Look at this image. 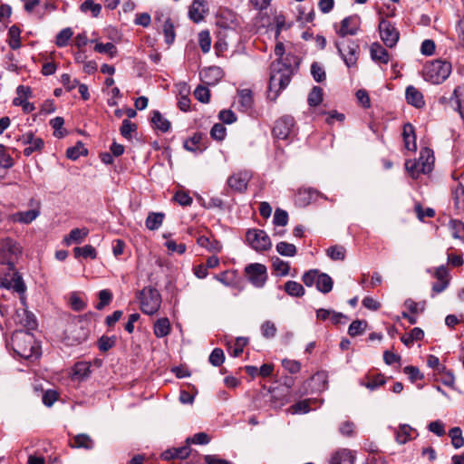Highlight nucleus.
<instances>
[{
	"instance_id": "nucleus-1",
	"label": "nucleus",
	"mask_w": 464,
	"mask_h": 464,
	"mask_svg": "<svg viewBox=\"0 0 464 464\" xmlns=\"http://www.w3.org/2000/svg\"><path fill=\"white\" fill-rule=\"evenodd\" d=\"M284 53V44L277 43L275 47V54L278 59L271 63V73L267 90V99L272 102H275L280 92L286 88L293 74L292 65L283 61Z\"/></svg>"
},
{
	"instance_id": "nucleus-2",
	"label": "nucleus",
	"mask_w": 464,
	"mask_h": 464,
	"mask_svg": "<svg viewBox=\"0 0 464 464\" xmlns=\"http://www.w3.org/2000/svg\"><path fill=\"white\" fill-rule=\"evenodd\" d=\"M434 165V156L431 150L424 148L420 152L418 160H409L405 169L412 179H418L420 174L430 173Z\"/></svg>"
},
{
	"instance_id": "nucleus-3",
	"label": "nucleus",
	"mask_w": 464,
	"mask_h": 464,
	"mask_svg": "<svg viewBox=\"0 0 464 464\" xmlns=\"http://www.w3.org/2000/svg\"><path fill=\"white\" fill-rule=\"evenodd\" d=\"M451 65L449 63L435 60L424 66L423 77L432 84L443 82L450 74Z\"/></svg>"
},
{
	"instance_id": "nucleus-4",
	"label": "nucleus",
	"mask_w": 464,
	"mask_h": 464,
	"mask_svg": "<svg viewBox=\"0 0 464 464\" xmlns=\"http://www.w3.org/2000/svg\"><path fill=\"white\" fill-rule=\"evenodd\" d=\"M22 254L21 246L14 239L5 237L0 239V263L14 270V264Z\"/></svg>"
},
{
	"instance_id": "nucleus-5",
	"label": "nucleus",
	"mask_w": 464,
	"mask_h": 464,
	"mask_svg": "<svg viewBox=\"0 0 464 464\" xmlns=\"http://www.w3.org/2000/svg\"><path fill=\"white\" fill-rule=\"evenodd\" d=\"M14 351L21 357L29 359L34 354V335L23 330L15 331L11 338Z\"/></svg>"
},
{
	"instance_id": "nucleus-6",
	"label": "nucleus",
	"mask_w": 464,
	"mask_h": 464,
	"mask_svg": "<svg viewBox=\"0 0 464 464\" xmlns=\"http://www.w3.org/2000/svg\"><path fill=\"white\" fill-rule=\"evenodd\" d=\"M140 309L144 314H154L159 311L161 304L160 292L151 286L144 287L140 293Z\"/></svg>"
},
{
	"instance_id": "nucleus-7",
	"label": "nucleus",
	"mask_w": 464,
	"mask_h": 464,
	"mask_svg": "<svg viewBox=\"0 0 464 464\" xmlns=\"http://www.w3.org/2000/svg\"><path fill=\"white\" fill-rule=\"evenodd\" d=\"M89 335V331L80 321H72L69 323L63 332V343L66 345H78L84 342Z\"/></svg>"
},
{
	"instance_id": "nucleus-8",
	"label": "nucleus",
	"mask_w": 464,
	"mask_h": 464,
	"mask_svg": "<svg viewBox=\"0 0 464 464\" xmlns=\"http://www.w3.org/2000/svg\"><path fill=\"white\" fill-rule=\"evenodd\" d=\"M335 46L338 53L348 68L356 65L360 52L358 44L352 40H343L341 42H336Z\"/></svg>"
},
{
	"instance_id": "nucleus-9",
	"label": "nucleus",
	"mask_w": 464,
	"mask_h": 464,
	"mask_svg": "<svg viewBox=\"0 0 464 464\" xmlns=\"http://www.w3.org/2000/svg\"><path fill=\"white\" fill-rule=\"evenodd\" d=\"M245 274L247 280L257 288L265 285L267 280V272L265 265L255 263L245 267Z\"/></svg>"
},
{
	"instance_id": "nucleus-10",
	"label": "nucleus",
	"mask_w": 464,
	"mask_h": 464,
	"mask_svg": "<svg viewBox=\"0 0 464 464\" xmlns=\"http://www.w3.org/2000/svg\"><path fill=\"white\" fill-rule=\"evenodd\" d=\"M246 239L252 248L256 251H266L271 247V240L267 234L261 229H249Z\"/></svg>"
},
{
	"instance_id": "nucleus-11",
	"label": "nucleus",
	"mask_w": 464,
	"mask_h": 464,
	"mask_svg": "<svg viewBox=\"0 0 464 464\" xmlns=\"http://www.w3.org/2000/svg\"><path fill=\"white\" fill-rule=\"evenodd\" d=\"M379 32L382 41L387 47L392 48L396 45L400 33L390 21L382 19L379 24Z\"/></svg>"
},
{
	"instance_id": "nucleus-12",
	"label": "nucleus",
	"mask_w": 464,
	"mask_h": 464,
	"mask_svg": "<svg viewBox=\"0 0 464 464\" xmlns=\"http://www.w3.org/2000/svg\"><path fill=\"white\" fill-rule=\"evenodd\" d=\"M295 119L290 115L279 118L273 128V135L279 140H286L294 132Z\"/></svg>"
},
{
	"instance_id": "nucleus-13",
	"label": "nucleus",
	"mask_w": 464,
	"mask_h": 464,
	"mask_svg": "<svg viewBox=\"0 0 464 464\" xmlns=\"http://www.w3.org/2000/svg\"><path fill=\"white\" fill-rule=\"evenodd\" d=\"M0 286L12 289L19 295H24L26 289L22 276L16 271H14L12 275H5V277L1 278Z\"/></svg>"
},
{
	"instance_id": "nucleus-14",
	"label": "nucleus",
	"mask_w": 464,
	"mask_h": 464,
	"mask_svg": "<svg viewBox=\"0 0 464 464\" xmlns=\"http://www.w3.org/2000/svg\"><path fill=\"white\" fill-rule=\"evenodd\" d=\"M251 179V173L246 170L234 173L227 179L228 187L239 193L245 192Z\"/></svg>"
},
{
	"instance_id": "nucleus-15",
	"label": "nucleus",
	"mask_w": 464,
	"mask_h": 464,
	"mask_svg": "<svg viewBox=\"0 0 464 464\" xmlns=\"http://www.w3.org/2000/svg\"><path fill=\"white\" fill-rule=\"evenodd\" d=\"M360 24L361 18L357 14L347 16L341 22V26L337 31V34L341 37H345L346 35H355L360 29Z\"/></svg>"
},
{
	"instance_id": "nucleus-16",
	"label": "nucleus",
	"mask_w": 464,
	"mask_h": 464,
	"mask_svg": "<svg viewBox=\"0 0 464 464\" xmlns=\"http://www.w3.org/2000/svg\"><path fill=\"white\" fill-rule=\"evenodd\" d=\"M14 321L16 324H19L25 328L24 332L30 333V331L34 330L37 327V321L34 314L25 308L16 310Z\"/></svg>"
},
{
	"instance_id": "nucleus-17",
	"label": "nucleus",
	"mask_w": 464,
	"mask_h": 464,
	"mask_svg": "<svg viewBox=\"0 0 464 464\" xmlns=\"http://www.w3.org/2000/svg\"><path fill=\"white\" fill-rule=\"evenodd\" d=\"M223 77V71L220 67L210 66L200 72V79L207 85H214Z\"/></svg>"
},
{
	"instance_id": "nucleus-18",
	"label": "nucleus",
	"mask_w": 464,
	"mask_h": 464,
	"mask_svg": "<svg viewBox=\"0 0 464 464\" xmlns=\"http://www.w3.org/2000/svg\"><path fill=\"white\" fill-rule=\"evenodd\" d=\"M355 456L348 449H340L331 458L330 464H353Z\"/></svg>"
},
{
	"instance_id": "nucleus-19",
	"label": "nucleus",
	"mask_w": 464,
	"mask_h": 464,
	"mask_svg": "<svg viewBox=\"0 0 464 464\" xmlns=\"http://www.w3.org/2000/svg\"><path fill=\"white\" fill-rule=\"evenodd\" d=\"M205 7L206 2L204 0H194L189 7V18L195 23L202 21L205 14L207 13Z\"/></svg>"
},
{
	"instance_id": "nucleus-20",
	"label": "nucleus",
	"mask_w": 464,
	"mask_h": 464,
	"mask_svg": "<svg viewBox=\"0 0 464 464\" xmlns=\"http://www.w3.org/2000/svg\"><path fill=\"white\" fill-rule=\"evenodd\" d=\"M405 96L407 102L416 108H421L425 105L422 93L412 85L406 88Z\"/></svg>"
},
{
	"instance_id": "nucleus-21",
	"label": "nucleus",
	"mask_w": 464,
	"mask_h": 464,
	"mask_svg": "<svg viewBox=\"0 0 464 464\" xmlns=\"http://www.w3.org/2000/svg\"><path fill=\"white\" fill-rule=\"evenodd\" d=\"M371 58L377 63L387 64L390 61L389 53L379 43H372L370 47Z\"/></svg>"
},
{
	"instance_id": "nucleus-22",
	"label": "nucleus",
	"mask_w": 464,
	"mask_h": 464,
	"mask_svg": "<svg viewBox=\"0 0 464 464\" xmlns=\"http://www.w3.org/2000/svg\"><path fill=\"white\" fill-rule=\"evenodd\" d=\"M40 215L39 209L19 211L13 215V220L22 224H30Z\"/></svg>"
},
{
	"instance_id": "nucleus-23",
	"label": "nucleus",
	"mask_w": 464,
	"mask_h": 464,
	"mask_svg": "<svg viewBox=\"0 0 464 464\" xmlns=\"http://www.w3.org/2000/svg\"><path fill=\"white\" fill-rule=\"evenodd\" d=\"M197 243L201 247H204L213 253H218L222 249V246L218 240L211 239L207 236L198 237L197 239Z\"/></svg>"
},
{
	"instance_id": "nucleus-24",
	"label": "nucleus",
	"mask_w": 464,
	"mask_h": 464,
	"mask_svg": "<svg viewBox=\"0 0 464 464\" xmlns=\"http://www.w3.org/2000/svg\"><path fill=\"white\" fill-rule=\"evenodd\" d=\"M89 234V230L87 228H73L71 230L68 236L64 237V241L66 245H71L72 243L79 244L81 243Z\"/></svg>"
},
{
	"instance_id": "nucleus-25",
	"label": "nucleus",
	"mask_w": 464,
	"mask_h": 464,
	"mask_svg": "<svg viewBox=\"0 0 464 464\" xmlns=\"http://www.w3.org/2000/svg\"><path fill=\"white\" fill-rule=\"evenodd\" d=\"M334 281L330 276L325 273L319 274L316 281V288L323 294H328L332 291Z\"/></svg>"
},
{
	"instance_id": "nucleus-26",
	"label": "nucleus",
	"mask_w": 464,
	"mask_h": 464,
	"mask_svg": "<svg viewBox=\"0 0 464 464\" xmlns=\"http://www.w3.org/2000/svg\"><path fill=\"white\" fill-rule=\"evenodd\" d=\"M238 102L242 111H247L252 108L254 103L253 93L249 89L238 91Z\"/></svg>"
},
{
	"instance_id": "nucleus-27",
	"label": "nucleus",
	"mask_w": 464,
	"mask_h": 464,
	"mask_svg": "<svg viewBox=\"0 0 464 464\" xmlns=\"http://www.w3.org/2000/svg\"><path fill=\"white\" fill-rule=\"evenodd\" d=\"M70 446L72 448H82L85 450H92L94 446L93 440L92 438L84 433L78 434L73 438V443H71Z\"/></svg>"
},
{
	"instance_id": "nucleus-28",
	"label": "nucleus",
	"mask_w": 464,
	"mask_h": 464,
	"mask_svg": "<svg viewBox=\"0 0 464 464\" xmlns=\"http://www.w3.org/2000/svg\"><path fill=\"white\" fill-rule=\"evenodd\" d=\"M154 334L158 338L167 336L170 332V324L168 318L163 317L156 321L153 327Z\"/></svg>"
},
{
	"instance_id": "nucleus-29",
	"label": "nucleus",
	"mask_w": 464,
	"mask_h": 464,
	"mask_svg": "<svg viewBox=\"0 0 464 464\" xmlns=\"http://www.w3.org/2000/svg\"><path fill=\"white\" fill-rule=\"evenodd\" d=\"M284 289L287 295L294 297H301L304 295L305 292L304 288L300 283L291 280L285 284Z\"/></svg>"
},
{
	"instance_id": "nucleus-30",
	"label": "nucleus",
	"mask_w": 464,
	"mask_h": 464,
	"mask_svg": "<svg viewBox=\"0 0 464 464\" xmlns=\"http://www.w3.org/2000/svg\"><path fill=\"white\" fill-rule=\"evenodd\" d=\"M151 122L162 132H167L170 129V122L158 111H152Z\"/></svg>"
},
{
	"instance_id": "nucleus-31",
	"label": "nucleus",
	"mask_w": 464,
	"mask_h": 464,
	"mask_svg": "<svg viewBox=\"0 0 464 464\" xmlns=\"http://www.w3.org/2000/svg\"><path fill=\"white\" fill-rule=\"evenodd\" d=\"M163 219V213H150L145 221L146 227L150 230H157L162 225Z\"/></svg>"
},
{
	"instance_id": "nucleus-32",
	"label": "nucleus",
	"mask_w": 464,
	"mask_h": 464,
	"mask_svg": "<svg viewBox=\"0 0 464 464\" xmlns=\"http://www.w3.org/2000/svg\"><path fill=\"white\" fill-rule=\"evenodd\" d=\"M326 255L334 261H343L346 256V249L340 245L332 246L326 250Z\"/></svg>"
},
{
	"instance_id": "nucleus-33",
	"label": "nucleus",
	"mask_w": 464,
	"mask_h": 464,
	"mask_svg": "<svg viewBox=\"0 0 464 464\" xmlns=\"http://www.w3.org/2000/svg\"><path fill=\"white\" fill-rule=\"evenodd\" d=\"M367 378L368 381L366 382H361L360 384L371 391H373L378 387L384 385L386 382L385 377L381 373L376 374L372 377L368 376Z\"/></svg>"
},
{
	"instance_id": "nucleus-34",
	"label": "nucleus",
	"mask_w": 464,
	"mask_h": 464,
	"mask_svg": "<svg viewBox=\"0 0 464 464\" xmlns=\"http://www.w3.org/2000/svg\"><path fill=\"white\" fill-rule=\"evenodd\" d=\"M73 252L75 257L82 256L84 258L95 259L97 256L95 248L91 245H85L82 247H74Z\"/></svg>"
},
{
	"instance_id": "nucleus-35",
	"label": "nucleus",
	"mask_w": 464,
	"mask_h": 464,
	"mask_svg": "<svg viewBox=\"0 0 464 464\" xmlns=\"http://www.w3.org/2000/svg\"><path fill=\"white\" fill-rule=\"evenodd\" d=\"M272 266L280 276H287L290 270L288 262H285L277 256L272 258Z\"/></svg>"
},
{
	"instance_id": "nucleus-36",
	"label": "nucleus",
	"mask_w": 464,
	"mask_h": 464,
	"mask_svg": "<svg viewBox=\"0 0 464 464\" xmlns=\"http://www.w3.org/2000/svg\"><path fill=\"white\" fill-rule=\"evenodd\" d=\"M449 226L452 237L454 238L464 241V223L459 220L451 219L449 223Z\"/></svg>"
},
{
	"instance_id": "nucleus-37",
	"label": "nucleus",
	"mask_w": 464,
	"mask_h": 464,
	"mask_svg": "<svg viewBox=\"0 0 464 464\" xmlns=\"http://www.w3.org/2000/svg\"><path fill=\"white\" fill-rule=\"evenodd\" d=\"M276 248L277 253L284 256H295L297 252L296 246L294 244L285 241L279 242Z\"/></svg>"
},
{
	"instance_id": "nucleus-38",
	"label": "nucleus",
	"mask_w": 464,
	"mask_h": 464,
	"mask_svg": "<svg viewBox=\"0 0 464 464\" xmlns=\"http://www.w3.org/2000/svg\"><path fill=\"white\" fill-rule=\"evenodd\" d=\"M413 430L407 424L401 425L396 432V440L400 444H405L411 440V432Z\"/></svg>"
},
{
	"instance_id": "nucleus-39",
	"label": "nucleus",
	"mask_w": 464,
	"mask_h": 464,
	"mask_svg": "<svg viewBox=\"0 0 464 464\" xmlns=\"http://www.w3.org/2000/svg\"><path fill=\"white\" fill-rule=\"evenodd\" d=\"M20 34L21 31L16 25L11 26L8 31L9 46L13 50H16L21 46Z\"/></svg>"
},
{
	"instance_id": "nucleus-40",
	"label": "nucleus",
	"mask_w": 464,
	"mask_h": 464,
	"mask_svg": "<svg viewBox=\"0 0 464 464\" xmlns=\"http://www.w3.org/2000/svg\"><path fill=\"white\" fill-rule=\"evenodd\" d=\"M323 101V89L319 86H314L308 94L307 102L311 107L319 105Z\"/></svg>"
},
{
	"instance_id": "nucleus-41",
	"label": "nucleus",
	"mask_w": 464,
	"mask_h": 464,
	"mask_svg": "<svg viewBox=\"0 0 464 464\" xmlns=\"http://www.w3.org/2000/svg\"><path fill=\"white\" fill-rule=\"evenodd\" d=\"M64 124V120L63 117H55L50 121V125L53 129V135L56 138H63L67 134V131L63 129V126Z\"/></svg>"
},
{
	"instance_id": "nucleus-42",
	"label": "nucleus",
	"mask_w": 464,
	"mask_h": 464,
	"mask_svg": "<svg viewBox=\"0 0 464 464\" xmlns=\"http://www.w3.org/2000/svg\"><path fill=\"white\" fill-rule=\"evenodd\" d=\"M261 334L266 339H272L276 335L277 328L270 320L265 321L260 326Z\"/></svg>"
},
{
	"instance_id": "nucleus-43",
	"label": "nucleus",
	"mask_w": 464,
	"mask_h": 464,
	"mask_svg": "<svg viewBox=\"0 0 464 464\" xmlns=\"http://www.w3.org/2000/svg\"><path fill=\"white\" fill-rule=\"evenodd\" d=\"M72 35H73V32H72V28L66 27V28L63 29L56 35L55 44L58 47H64V46H66L68 44V43H69V40L72 38Z\"/></svg>"
},
{
	"instance_id": "nucleus-44",
	"label": "nucleus",
	"mask_w": 464,
	"mask_h": 464,
	"mask_svg": "<svg viewBox=\"0 0 464 464\" xmlns=\"http://www.w3.org/2000/svg\"><path fill=\"white\" fill-rule=\"evenodd\" d=\"M162 30L165 36V42L168 44H171L175 40V30L170 18H167L165 20Z\"/></svg>"
},
{
	"instance_id": "nucleus-45",
	"label": "nucleus",
	"mask_w": 464,
	"mask_h": 464,
	"mask_svg": "<svg viewBox=\"0 0 464 464\" xmlns=\"http://www.w3.org/2000/svg\"><path fill=\"white\" fill-rule=\"evenodd\" d=\"M91 365L87 362H78L73 366V375L75 377L83 379L90 373Z\"/></svg>"
},
{
	"instance_id": "nucleus-46",
	"label": "nucleus",
	"mask_w": 464,
	"mask_h": 464,
	"mask_svg": "<svg viewBox=\"0 0 464 464\" xmlns=\"http://www.w3.org/2000/svg\"><path fill=\"white\" fill-rule=\"evenodd\" d=\"M367 326V322L364 320H355L352 322L348 328V334L350 336L354 337L362 334Z\"/></svg>"
},
{
	"instance_id": "nucleus-47",
	"label": "nucleus",
	"mask_w": 464,
	"mask_h": 464,
	"mask_svg": "<svg viewBox=\"0 0 464 464\" xmlns=\"http://www.w3.org/2000/svg\"><path fill=\"white\" fill-rule=\"evenodd\" d=\"M80 8L82 12L86 13L90 11L93 17H97L101 13L102 5L94 3L93 0H85Z\"/></svg>"
},
{
	"instance_id": "nucleus-48",
	"label": "nucleus",
	"mask_w": 464,
	"mask_h": 464,
	"mask_svg": "<svg viewBox=\"0 0 464 464\" xmlns=\"http://www.w3.org/2000/svg\"><path fill=\"white\" fill-rule=\"evenodd\" d=\"M116 336L102 335L98 340V348L101 352H107L116 344Z\"/></svg>"
},
{
	"instance_id": "nucleus-49",
	"label": "nucleus",
	"mask_w": 464,
	"mask_h": 464,
	"mask_svg": "<svg viewBox=\"0 0 464 464\" xmlns=\"http://www.w3.org/2000/svg\"><path fill=\"white\" fill-rule=\"evenodd\" d=\"M87 150L84 148L82 142H78L75 146L68 148L66 150V156L68 159L75 160L81 155L86 154Z\"/></svg>"
},
{
	"instance_id": "nucleus-50",
	"label": "nucleus",
	"mask_w": 464,
	"mask_h": 464,
	"mask_svg": "<svg viewBox=\"0 0 464 464\" xmlns=\"http://www.w3.org/2000/svg\"><path fill=\"white\" fill-rule=\"evenodd\" d=\"M94 51L99 53H107L110 57H114L117 53V48L112 43H97L94 46Z\"/></svg>"
},
{
	"instance_id": "nucleus-51",
	"label": "nucleus",
	"mask_w": 464,
	"mask_h": 464,
	"mask_svg": "<svg viewBox=\"0 0 464 464\" xmlns=\"http://www.w3.org/2000/svg\"><path fill=\"white\" fill-rule=\"evenodd\" d=\"M449 435L454 448L459 449L464 445V439L462 437L461 430L459 427H454L450 430Z\"/></svg>"
},
{
	"instance_id": "nucleus-52",
	"label": "nucleus",
	"mask_w": 464,
	"mask_h": 464,
	"mask_svg": "<svg viewBox=\"0 0 464 464\" xmlns=\"http://www.w3.org/2000/svg\"><path fill=\"white\" fill-rule=\"evenodd\" d=\"M137 130V125L131 122L129 119H125L122 121L121 126L120 128V132L121 136L125 139L131 138V132Z\"/></svg>"
},
{
	"instance_id": "nucleus-53",
	"label": "nucleus",
	"mask_w": 464,
	"mask_h": 464,
	"mask_svg": "<svg viewBox=\"0 0 464 464\" xmlns=\"http://www.w3.org/2000/svg\"><path fill=\"white\" fill-rule=\"evenodd\" d=\"M311 73L314 81L317 82H322L326 78L324 67L316 62L313 63L311 65Z\"/></svg>"
},
{
	"instance_id": "nucleus-54",
	"label": "nucleus",
	"mask_w": 464,
	"mask_h": 464,
	"mask_svg": "<svg viewBox=\"0 0 464 464\" xmlns=\"http://www.w3.org/2000/svg\"><path fill=\"white\" fill-rule=\"evenodd\" d=\"M99 299L100 302L95 305V308L97 310H102L110 304L112 299V294L108 289L101 290L99 292Z\"/></svg>"
},
{
	"instance_id": "nucleus-55",
	"label": "nucleus",
	"mask_w": 464,
	"mask_h": 464,
	"mask_svg": "<svg viewBox=\"0 0 464 464\" xmlns=\"http://www.w3.org/2000/svg\"><path fill=\"white\" fill-rule=\"evenodd\" d=\"M273 223L275 226H286L288 223L287 212L284 209L276 208L274 214Z\"/></svg>"
},
{
	"instance_id": "nucleus-56",
	"label": "nucleus",
	"mask_w": 464,
	"mask_h": 464,
	"mask_svg": "<svg viewBox=\"0 0 464 464\" xmlns=\"http://www.w3.org/2000/svg\"><path fill=\"white\" fill-rule=\"evenodd\" d=\"M14 165L12 157L6 152L5 145L0 143V166L5 169H10Z\"/></svg>"
},
{
	"instance_id": "nucleus-57",
	"label": "nucleus",
	"mask_w": 464,
	"mask_h": 464,
	"mask_svg": "<svg viewBox=\"0 0 464 464\" xmlns=\"http://www.w3.org/2000/svg\"><path fill=\"white\" fill-rule=\"evenodd\" d=\"M194 96L198 102L208 103L210 99V92L207 87L198 85L194 91Z\"/></svg>"
},
{
	"instance_id": "nucleus-58",
	"label": "nucleus",
	"mask_w": 464,
	"mask_h": 464,
	"mask_svg": "<svg viewBox=\"0 0 464 464\" xmlns=\"http://www.w3.org/2000/svg\"><path fill=\"white\" fill-rule=\"evenodd\" d=\"M225 360V354L222 349L215 348L209 355L208 361L213 366H220Z\"/></svg>"
},
{
	"instance_id": "nucleus-59",
	"label": "nucleus",
	"mask_w": 464,
	"mask_h": 464,
	"mask_svg": "<svg viewBox=\"0 0 464 464\" xmlns=\"http://www.w3.org/2000/svg\"><path fill=\"white\" fill-rule=\"evenodd\" d=\"M198 44L204 53H208L210 50L211 38L208 31H201L198 34Z\"/></svg>"
},
{
	"instance_id": "nucleus-60",
	"label": "nucleus",
	"mask_w": 464,
	"mask_h": 464,
	"mask_svg": "<svg viewBox=\"0 0 464 464\" xmlns=\"http://www.w3.org/2000/svg\"><path fill=\"white\" fill-rule=\"evenodd\" d=\"M209 437L205 432H198L196 433L193 437H189L186 440V443L190 444H199V445H206L209 442Z\"/></svg>"
},
{
	"instance_id": "nucleus-61",
	"label": "nucleus",
	"mask_w": 464,
	"mask_h": 464,
	"mask_svg": "<svg viewBox=\"0 0 464 464\" xmlns=\"http://www.w3.org/2000/svg\"><path fill=\"white\" fill-rule=\"evenodd\" d=\"M339 432L345 437H353L355 435V425L353 421L345 420L339 426Z\"/></svg>"
},
{
	"instance_id": "nucleus-62",
	"label": "nucleus",
	"mask_w": 464,
	"mask_h": 464,
	"mask_svg": "<svg viewBox=\"0 0 464 464\" xmlns=\"http://www.w3.org/2000/svg\"><path fill=\"white\" fill-rule=\"evenodd\" d=\"M319 276V271L316 269H311L305 272L302 276V281L306 286H312L314 284L316 285L317 278Z\"/></svg>"
},
{
	"instance_id": "nucleus-63",
	"label": "nucleus",
	"mask_w": 464,
	"mask_h": 464,
	"mask_svg": "<svg viewBox=\"0 0 464 464\" xmlns=\"http://www.w3.org/2000/svg\"><path fill=\"white\" fill-rule=\"evenodd\" d=\"M44 140L41 138L34 140L33 142L24 150V156L28 157L35 151H41L44 148Z\"/></svg>"
},
{
	"instance_id": "nucleus-64",
	"label": "nucleus",
	"mask_w": 464,
	"mask_h": 464,
	"mask_svg": "<svg viewBox=\"0 0 464 464\" xmlns=\"http://www.w3.org/2000/svg\"><path fill=\"white\" fill-rule=\"evenodd\" d=\"M454 200L457 208H464V186L459 185L454 191Z\"/></svg>"
}]
</instances>
